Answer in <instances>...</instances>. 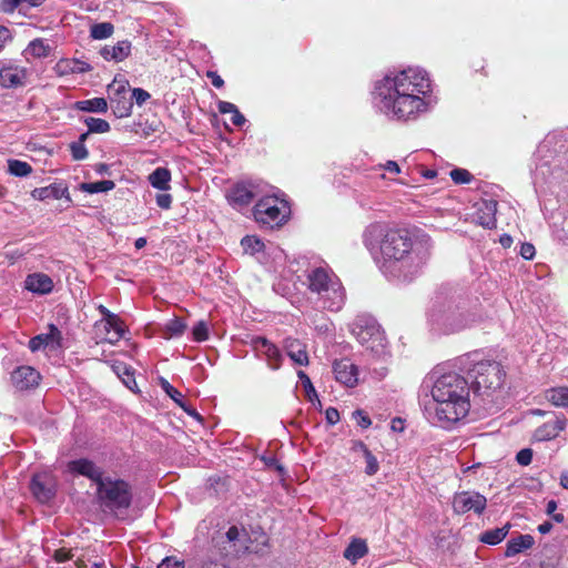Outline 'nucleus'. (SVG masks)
I'll use <instances>...</instances> for the list:
<instances>
[{
    "instance_id": "nucleus-48",
    "label": "nucleus",
    "mask_w": 568,
    "mask_h": 568,
    "mask_svg": "<svg viewBox=\"0 0 568 568\" xmlns=\"http://www.w3.org/2000/svg\"><path fill=\"white\" fill-rule=\"evenodd\" d=\"M130 98L132 101L134 100L138 105H142L151 98V95L144 89L135 88L132 90Z\"/></svg>"
},
{
    "instance_id": "nucleus-11",
    "label": "nucleus",
    "mask_w": 568,
    "mask_h": 568,
    "mask_svg": "<svg viewBox=\"0 0 568 568\" xmlns=\"http://www.w3.org/2000/svg\"><path fill=\"white\" fill-rule=\"evenodd\" d=\"M109 99L112 112L116 118H126L132 113L133 102L124 84H120L118 88L110 87Z\"/></svg>"
},
{
    "instance_id": "nucleus-60",
    "label": "nucleus",
    "mask_w": 568,
    "mask_h": 568,
    "mask_svg": "<svg viewBox=\"0 0 568 568\" xmlns=\"http://www.w3.org/2000/svg\"><path fill=\"white\" fill-rule=\"evenodd\" d=\"M187 415L196 418L197 420H201L202 417L201 415L196 412V409L194 407H192L191 405H189L186 402H184L182 404V406H180Z\"/></svg>"
},
{
    "instance_id": "nucleus-50",
    "label": "nucleus",
    "mask_w": 568,
    "mask_h": 568,
    "mask_svg": "<svg viewBox=\"0 0 568 568\" xmlns=\"http://www.w3.org/2000/svg\"><path fill=\"white\" fill-rule=\"evenodd\" d=\"M516 460L519 465L527 466L532 460V450L530 448H524L517 453Z\"/></svg>"
},
{
    "instance_id": "nucleus-39",
    "label": "nucleus",
    "mask_w": 568,
    "mask_h": 568,
    "mask_svg": "<svg viewBox=\"0 0 568 568\" xmlns=\"http://www.w3.org/2000/svg\"><path fill=\"white\" fill-rule=\"evenodd\" d=\"M84 123L91 133H106L111 129L109 122L100 118L89 116L84 120Z\"/></svg>"
},
{
    "instance_id": "nucleus-40",
    "label": "nucleus",
    "mask_w": 568,
    "mask_h": 568,
    "mask_svg": "<svg viewBox=\"0 0 568 568\" xmlns=\"http://www.w3.org/2000/svg\"><path fill=\"white\" fill-rule=\"evenodd\" d=\"M361 452L363 453L366 460L365 474L368 476L375 475L379 470L377 458L373 455L367 446H361Z\"/></svg>"
},
{
    "instance_id": "nucleus-17",
    "label": "nucleus",
    "mask_w": 568,
    "mask_h": 568,
    "mask_svg": "<svg viewBox=\"0 0 568 568\" xmlns=\"http://www.w3.org/2000/svg\"><path fill=\"white\" fill-rule=\"evenodd\" d=\"M335 379L346 387H354L358 382V368L347 358L336 359L333 363Z\"/></svg>"
},
{
    "instance_id": "nucleus-10",
    "label": "nucleus",
    "mask_w": 568,
    "mask_h": 568,
    "mask_svg": "<svg viewBox=\"0 0 568 568\" xmlns=\"http://www.w3.org/2000/svg\"><path fill=\"white\" fill-rule=\"evenodd\" d=\"M248 345L255 351L261 352L271 369L276 371L282 366L283 355L280 348L264 336H253Z\"/></svg>"
},
{
    "instance_id": "nucleus-35",
    "label": "nucleus",
    "mask_w": 568,
    "mask_h": 568,
    "mask_svg": "<svg viewBox=\"0 0 568 568\" xmlns=\"http://www.w3.org/2000/svg\"><path fill=\"white\" fill-rule=\"evenodd\" d=\"M114 371L125 384V386L130 389H133V385H136L133 369L124 363H119L114 365Z\"/></svg>"
},
{
    "instance_id": "nucleus-47",
    "label": "nucleus",
    "mask_w": 568,
    "mask_h": 568,
    "mask_svg": "<svg viewBox=\"0 0 568 568\" xmlns=\"http://www.w3.org/2000/svg\"><path fill=\"white\" fill-rule=\"evenodd\" d=\"M22 4V0H0V12L13 13Z\"/></svg>"
},
{
    "instance_id": "nucleus-20",
    "label": "nucleus",
    "mask_w": 568,
    "mask_h": 568,
    "mask_svg": "<svg viewBox=\"0 0 568 568\" xmlns=\"http://www.w3.org/2000/svg\"><path fill=\"white\" fill-rule=\"evenodd\" d=\"M40 378L39 372L31 366H20L11 374L12 384L21 390L37 386Z\"/></svg>"
},
{
    "instance_id": "nucleus-43",
    "label": "nucleus",
    "mask_w": 568,
    "mask_h": 568,
    "mask_svg": "<svg viewBox=\"0 0 568 568\" xmlns=\"http://www.w3.org/2000/svg\"><path fill=\"white\" fill-rule=\"evenodd\" d=\"M297 376H298V379L305 390V395L306 397L313 402L314 399H317V393L312 384V381L311 378L308 377V375L303 372V371H298L297 372Z\"/></svg>"
},
{
    "instance_id": "nucleus-21",
    "label": "nucleus",
    "mask_w": 568,
    "mask_h": 568,
    "mask_svg": "<svg viewBox=\"0 0 568 568\" xmlns=\"http://www.w3.org/2000/svg\"><path fill=\"white\" fill-rule=\"evenodd\" d=\"M353 334L356 336V339L365 345L367 348L374 349V343L382 341V333L377 325L375 324H354Z\"/></svg>"
},
{
    "instance_id": "nucleus-4",
    "label": "nucleus",
    "mask_w": 568,
    "mask_h": 568,
    "mask_svg": "<svg viewBox=\"0 0 568 568\" xmlns=\"http://www.w3.org/2000/svg\"><path fill=\"white\" fill-rule=\"evenodd\" d=\"M306 287L325 310L338 312L345 303V288L341 280L324 267H315L307 273Z\"/></svg>"
},
{
    "instance_id": "nucleus-53",
    "label": "nucleus",
    "mask_w": 568,
    "mask_h": 568,
    "mask_svg": "<svg viewBox=\"0 0 568 568\" xmlns=\"http://www.w3.org/2000/svg\"><path fill=\"white\" fill-rule=\"evenodd\" d=\"M519 253L525 260H532L536 254V250L531 243L525 242L521 244Z\"/></svg>"
},
{
    "instance_id": "nucleus-12",
    "label": "nucleus",
    "mask_w": 568,
    "mask_h": 568,
    "mask_svg": "<svg viewBox=\"0 0 568 568\" xmlns=\"http://www.w3.org/2000/svg\"><path fill=\"white\" fill-rule=\"evenodd\" d=\"M97 310L103 316V327L109 335L111 331L113 334L111 336L104 337V341L110 344L118 343L125 333V324L124 322L114 313L110 312L104 305L100 304Z\"/></svg>"
},
{
    "instance_id": "nucleus-26",
    "label": "nucleus",
    "mask_w": 568,
    "mask_h": 568,
    "mask_svg": "<svg viewBox=\"0 0 568 568\" xmlns=\"http://www.w3.org/2000/svg\"><path fill=\"white\" fill-rule=\"evenodd\" d=\"M254 199V193L244 184H236L229 194V201L237 206H246Z\"/></svg>"
},
{
    "instance_id": "nucleus-16",
    "label": "nucleus",
    "mask_w": 568,
    "mask_h": 568,
    "mask_svg": "<svg viewBox=\"0 0 568 568\" xmlns=\"http://www.w3.org/2000/svg\"><path fill=\"white\" fill-rule=\"evenodd\" d=\"M61 346L62 333L54 324L48 325V333L36 335L29 341V348L31 352H37L44 347L57 349Z\"/></svg>"
},
{
    "instance_id": "nucleus-19",
    "label": "nucleus",
    "mask_w": 568,
    "mask_h": 568,
    "mask_svg": "<svg viewBox=\"0 0 568 568\" xmlns=\"http://www.w3.org/2000/svg\"><path fill=\"white\" fill-rule=\"evenodd\" d=\"M31 196L38 201H44L48 199H65L71 201L69 187L63 181L51 183L48 186L37 187L31 192Z\"/></svg>"
},
{
    "instance_id": "nucleus-58",
    "label": "nucleus",
    "mask_w": 568,
    "mask_h": 568,
    "mask_svg": "<svg viewBox=\"0 0 568 568\" xmlns=\"http://www.w3.org/2000/svg\"><path fill=\"white\" fill-rule=\"evenodd\" d=\"M206 77L211 80L212 85L221 89L224 85V80L215 71H207Z\"/></svg>"
},
{
    "instance_id": "nucleus-54",
    "label": "nucleus",
    "mask_w": 568,
    "mask_h": 568,
    "mask_svg": "<svg viewBox=\"0 0 568 568\" xmlns=\"http://www.w3.org/2000/svg\"><path fill=\"white\" fill-rule=\"evenodd\" d=\"M156 204L163 210H169L172 204V195L169 193H160L156 195Z\"/></svg>"
},
{
    "instance_id": "nucleus-29",
    "label": "nucleus",
    "mask_w": 568,
    "mask_h": 568,
    "mask_svg": "<svg viewBox=\"0 0 568 568\" xmlns=\"http://www.w3.org/2000/svg\"><path fill=\"white\" fill-rule=\"evenodd\" d=\"M368 551L367 545L362 539H353L344 550V557L353 562L363 558Z\"/></svg>"
},
{
    "instance_id": "nucleus-28",
    "label": "nucleus",
    "mask_w": 568,
    "mask_h": 568,
    "mask_svg": "<svg viewBox=\"0 0 568 568\" xmlns=\"http://www.w3.org/2000/svg\"><path fill=\"white\" fill-rule=\"evenodd\" d=\"M74 109L83 112L105 113L108 111V102L104 98L81 100L74 103Z\"/></svg>"
},
{
    "instance_id": "nucleus-37",
    "label": "nucleus",
    "mask_w": 568,
    "mask_h": 568,
    "mask_svg": "<svg viewBox=\"0 0 568 568\" xmlns=\"http://www.w3.org/2000/svg\"><path fill=\"white\" fill-rule=\"evenodd\" d=\"M8 170L10 174L22 178L29 175L32 172V166L24 161L9 160Z\"/></svg>"
},
{
    "instance_id": "nucleus-7",
    "label": "nucleus",
    "mask_w": 568,
    "mask_h": 568,
    "mask_svg": "<svg viewBox=\"0 0 568 568\" xmlns=\"http://www.w3.org/2000/svg\"><path fill=\"white\" fill-rule=\"evenodd\" d=\"M253 214L257 223L270 229L283 226L291 216V206L286 200L274 195L264 196L254 205Z\"/></svg>"
},
{
    "instance_id": "nucleus-1",
    "label": "nucleus",
    "mask_w": 568,
    "mask_h": 568,
    "mask_svg": "<svg viewBox=\"0 0 568 568\" xmlns=\"http://www.w3.org/2000/svg\"><path fill=\"white\" fill-rule=\"evenodd\" d=\"M365 246L381 253V268L396 277L412 280L429 258L427 248L414 247L409 232L404 229H386L381 223L369 224L363 233Z\"/></svg>"
},
{
    "instance_id": "nucleus-2",
    "label": "nucleus",
    "mask_w": 568,
    "mask_h": 568,
    "mask_svg": "<svg viewBox=\"0 0 568 568\" xmlns=\"http://www.w3.org/2000/svg\"><path fill=\"white\" fill-rule=\"evenodd\" d=\"M432 91L426 71L408 68L387 74L375 84L381 110L398 121H410L426 111L424 97Z\"/></svg>"
},
{
    "instance_id": "nucleus-51",
    "label": "nucleus",
    "mask_w": 568,
    "mask_h": 568,
    "mask_svg": "<svg viewBox=\"0 0 568 568\" xmlns=\"http://www.w3.org/2000/svg\"><path fill=\"white\" fill-rule=\"evenodd\" d=\"M72 557H73V554L71 552L70 549H67V548H59L53 554V559L57 562H65V561L72 559Z\"/></svg>"
},
{
    "instance_id": "nucleus-32",
    "label": "nucleus",
    "mask_w": 568,
    "mask_h": 568,
    "mask_svg": "<svg viewBox=\"0 0 568 568\" xmlns=\"http://www.w3.org/2000/svg\"><path fill=\"white\" fill-rule=\"evenodd\" d=\"M115 187V183L112 180H103V181H97V182H83L80 184V190L89 193H102V192H109Z\"/></svg>"
},
{
    "instance_id": "nucleus-25",
    "label": "nucleus",
    "mask_w": 568,
    "mask_h": 568,
    "mask_svg": "<svg viewBox=\"0 0 568 568\" xmlns=\"http://www.w3.org/2000/svg\"><path fill=\"white\" fill-rule=\"evenodd\" d=\"M545 399L555 407H568V386H556L544 390Z\"/></svg>"
},
{
    "instance_id": "nucleus-42",
    "label": "nucleus",
    "mask_w": 568,
    "mask_h": 568,
    "mask_svg": "<svg viewBox=\"0 0 568 568\" xmlns=\"http://www.w3.org/2000/svg\"><path fill=\"white\" fill-rule=\"evenodd\" d=\"M160 385L165 394L180 407L185 402L183 395L173 387L165 378L160 379Z\"/></svg>"
},
{
    "instance_id": "nucleus-46",
    "label": "nucleus",
    "mask_w": 568,
    "mask_h": 568,
    "mask_svg": "<svg viewBox=\"0 0 568 568\" xmlns=\"http://www.w3.org/2000/svg\"><path fill=\"white\" fill-rule=\"evenodd\" d=\"M193 339L204 342L209 338V328L205 321H200L192 329Z\"/></svg>"
},
{
    "instance_id": "nucleus-18",
    "label": "nucleus",
    "mask_w": 568,
    "mask_h": 568,
    "mask_svg": "<svg viewBox=\"0 0 568 568\" xmlns=\"http://www.w3.org/2000/svg\"><path fill=\"white\" fill-rule=\"evenodd\" d=\"M283 348L287 356L300 366H307L310 364V357L307 353V346L305 343L295 337H286L283 341Z\"/></svg>"
},
{
    "instance_id": "nucleus-22",
    "label": "nucleus",
    "mask_w": 568,
    "mask_h": 568,
    "mask_svg": "<svg viewBox=\"0 0 568 568\" xmlns=\"http://www.w3.org/2000/svg\"><path fill=\"white\" fill-rule=\"evenodd\" d=\"M54 287L52 278L44 273H33L26 278V288L38 294H48Z\"/></svg>"
},
{
    "instance_id": "nucleus-31",
    "label": "nucleus",
    "mask_w": 568,
    "mask_h": 568,
    "mask_svg": "<svg viewBox=\"0 0 568 568\" xmlns=\"http://www.w3.org/2000/svg\"><path fill=\"white\" fill-rule=\"evenodd\" d=\"M508 530H509L508 525H506L505 527H501V528H495V529L487 530L479 536V540L484 544L491 545V546L498 545L506 538Z\"/></svg>"
},
{
    "instance_id": "nucleus-59",
    "label": "nucleus",
    "mask_w": 568,
    "mask_h": 568,
    "mask_svg": "<svg viewBox=\"0 0 568 568\" xmlns=\"http://www.w3.org/2000/svg\"><path fill=\"white\" fill-rule=\"evenodd\" d=\"M225 537H226L229 542L236 541L239 539V537H240L239 528L236 526H231L229 528V530L226 531Z\"/></svg>"
},
{
    "instance_id": "nucleus-15",
    "label": "nucleus",
    "mask_w": 568,
    "mask_h": 568,
    "mask_svg": "<svg viewBox=\"0 0 568 568\" xmlns=\"http://www.w3.org/2000/svg\"><path fill=\"white\" fill-rule=\"evenodd\" d=\"M28 78V70L24 67L7 63L0 68V85L11 89L23 87Z\"/></svg>"
},
{
    "instance_id": "nucleus-5",
    "label": "nucleus",
    "mask_w": 568,
    "mask_h": 568,
    "mask_svg": "<svg viewBox=\"0 0 568 568\" xmlns=\"http://www.w3.org/2000/svg\"><path fill=\"white\" fill-rule=\"evenodd\" d=\"M97 498L103 511L120 517V513L128 510L132 505V487L124 479L106 477L97 487Z\"/></svg>"
},
{
    "instance_id": "nucleus-30",
    "label": "nucleus",
    "mask_w": 568,
    "mask_h": 568,
    "mask_svg": "<svg viewBox=\"0 0 568 568\" xmlns=\"http://www.w3.org/2000/svg\"><path fill=\"white\" fill-rule=\"evenodd\" d=\"M57 70L60 74L83 73L91 70L90 64L81 61L60 60L57 63Z\"/></svg>"
},
{
    "instance_id": "nucleus-27",
    "label": "nucleus",
    "mask_w": 568,
    "mask_h": 568,
    "mask_svg": "<svg viewBox=\"0 0 568 568\" xmlns=\"http://www.w3.org/2000/svg\"><path fill=\"white\" fill-rule=\"evenodd\" d=\"M171 172L169 169L160 166L156 168L150 175V184L161 191L170 190Z\"/></svg>"
},
{
    "instance_id": "nucleus-61",
    "label": "nucleus",
    "mask_w": 568,
    "mask_h": 568,
    "mask_svg": "<svg viewBox=\"0 0 568 568\" xmlns=\"http://www.w3.org/2000/svg\"><path fill=\"white\" fill-rule=\"evenodd\" d=\"M231 121L235 126H241L244 124L245 118L237 109L234 113H232Z\"/></svg>"
},
{
    "instance_id": "nucleus-55",
    "label": "nucleus",
    "mask_w": 568,
    "mask_h": 568,
    "mask_svg": "<svg viewBox=\"0 0 568 568\" xmlns=\"http://www.w3.org/2000/svg\"><path fill=\"white\" fill-rule=\"evenodd\" d=\"M12 40L11 30L7 27L0 24V51L6 47V44Z\"/></svg>"
},
{
    "instance_id": "nucleus-45",
    "label": "nucleus",
    "mask_w": 568,
    "mask_h": 568,
    "mask_svg": "<svg viewBox=\"0 0 568 568\" xmlns=\"http://www.w3.org/2000/svg\"><path fill=\"white\" fill-rule=\"evenodd\" d=\"M69 149L74 161H82L89 156V151L85 144L81 142H71L69 144Z\"/></svg>"
},
{
    "instance_id": "nucleus-52",
    "label": "nucleus",
    "mask_w": 568,
    "mask_h": 568,
    "mask_svg": "<svg viewBox=\"0 0 568 568\" xmlns=\"http://www.w3.org/2000/svg\"><path fill=\"white\" fill-rule=\"evenodd\" d=\"M158 568H184V562L172 557H166L158 565Z\"/></svg>"
},
{
    "instance_id": "nucleus-62",
    "label": "nucleus",
    "mask_w": 568,
    "mask_h": 568,
    "mask_svg": "<svg viewBox=\"0 0 568 568\" xmlns=\"http://www.w3.org/2000/svg\"><path fill=\"white\" fill-rule=\"evenodd\" d=\"M384 170L398 174L400 172L399 165L395 161H387L384 165H382Z\"/></svg>"
},
{
    "instance_id": "nucleus-3",
    "label": "nucleus",
    "mask_w": 568,
    "mask_h": 568,
    "mask_svg": "<svg viewBox=\"0 0 568 568\" xmlns=\"http://www.w3.org/2000/svg\"><path fill=\"white\" fill-rule=\"evenodd\" d=\"M469 383L457 374L442 375L432 388L435 402V418L443 427H449L464 419L470 409Z\"/></svg>"
},
{
    "instance_id": "nucleus-9",
    "label": "nucleus",
    "mask_w": 568,
    "mask_h": 568,
    "mask_svg": "<svg viewBox=\"0 0 568 568\" xmlns=\"http://www.w3.org/2000/svg\"><path fill=\"white\" fill-rule=\"evenodd\" d=\"M30 490L39 503H49L55 496L53 477L48 473L34 474L30 481Z\"/></svg>"
},
{
    "instance_id": "nucleus-13",
    "label": "nucleus",
    "mask_w": 568,
    "mask_h": 568,
    "mask_svg": "<svg viewBox=\"0 0 568 568\" xmlns=\"http://www.w3.org/2000/svg\"><path fill=\"white\" fill-rule=\"evenodd\" d=\"M68 470L72 474L81 475L93 483L97 487L106 478L101 467H98L94 462L88 458H79L68 463Z\"/></svg>"
},
{
    "instance_id": "nucleus-24",
    "label": "nucleus",
    "mask_w": 568,
    "mask_h": 568,
    "mask_svg": "<svg viewBox=\"0 0 568 568\" xmlns=\"http://www.w3.org/2000/svg\"><path fill=\"white\" fill-rule=\"evenodd\" d=\"M534 545L535 538L531 535H518L517 537H513L507 541L505 556L514 557L525 550L532 548Z\"/></svg>"
},
{
    "instance_id": "nucleus-8",
    "label": "nucleus",
    "mask_w": 568,
    "mask_h": 568,
    "mask_svg": "<svg viewBox=\"0 0 568 568\" xmlns=\"http://www.w3.org/2000/svg\"><path fill=\"white\" fill-rule=\"evenodd\" d=\"M486 507V497L476 491H459L453 498V510L457 515H464L470 510L481 515Z\"/></svg>"
},
{
    "instance_id": "nucleus-57",
    "label": "nucleus",
    "mask_w": 568,
    "mask_h": 568,
    "mask_svg": "<svg viewBox=\"0 0 568 568\" xmlns=\"http://www.w3.org/2000/svg\"><path fill=\"white\" fill-rule=\"evenodd\" d=\"M217 109L220 113L227 114V113H234L237 110V106L233 104L232 102L227 101H220L217 104Z\"/></svg>"
},
{
    "instance_id": "nucleus-49",
    "label": "nucleus",
    "mask_w": 568,
    "mask_h": 568,
    "mask_svg": "<svg viewBox=\"0 0 568 568\" xmlns=\"http://www.w3.org/2000/svg\"><path fill=\"white\" fill-rule=\"evenodd\" d=\"M354 418L356 419L358 426L366 429L372 425V419L362 409H356L353 413Z\"/></svg>"
},
{
    "instance_id": "nucleus-14",
    "label": "nucleus",
    "mask_w": 568,
    "mask_h": 568,
    "mask_svg": "<svg viewBox=\"0 0 568 568\" xmlns=\"http://www.w3.org/2000/svg\"><path fill=\"white\" fill-rule=\"evenodd\" d=\"M554 418L547 420L534 432V438L538 442L555 439L566 428L568 419L564 414H555Z\"/></svg>"
},
{
    "instance_id": "nucleus-34",
    "label": "nucleus",
    "mask_w": 568,
    "mask_h": 568,
    "mask_svg": "<svg viewBox=\"0 0 568 568\" xmlns=\"http://www.w3.org/2000/svg\"><path fill=\"white\" fill-rule=\"evenodd\" d=\"M27 51L33 58H47L51 52V47L43 39H34L32 40Z\"/></svg>"
},
{
    "instance_id": "nucleus-33",
    "label": "nucleus",
    "mask_w": 568,
    "mask_h": 568,
    "mask_svg": "<svg viewBox=\"0 0 568 568\" xmlns=\"http://www.w3.org/2000/svg\"><path fill=\"white\" fill-rule=\"evenodd\" d=\"M496 202L486 203L485 207L487 212H484L483 214L479 212L477 213V223L485 229H494L496 226Z\"/></svg>"
},
{
    "instance_id": "nucleus-56",
    "label": "nucleus",
    "mask_w": 568,
    "mask_h": 568,
    "mask_svg": "<svg viewBox=\"0 0 568 568\" xmlns=\"http://www.w3.org/2000/svg\"><path fill=\"white\" fill-rule=\"evenodd\" d=\"M325 418L329 425H335L339 422V412L335 407H328L325 412Z\"/></svg>"
},
{
    "instance_id": "nucleus-63",
    "label": "nucleus",
    "mask_w": 568,
    "mask_h": 568,
    "mask_svg": "<svg viewBox=\"0 0 568 568\" xmlns=\"http://www.w3.org/2000/svg\"><path fill=\"white\" fill-rule=\"evenodd\" d=\"M94 171L98 174H108L109 171H110V166L108 164H105V163H98L94 166Z\"/></svg>"
},
{
    "instance_id": "nucleus-44",
    "label": "nucleus",
    "mask_w": 568,
    "mask_h": 568,
    "mask_svg": "<svg viewBox=\"0 0 568 568\" xmlns=\"http://www.w3.org/2000/svg\"><path fill=\"white\" fill-rule=\"evenodd\" d=\"M449 175L455 184L470 183L474 178L468 170L460 168L452 170Z\"/></svg>"
},
{
    "instance_id": "nucleus-41",
    "label": "nucleus",
    "mask_w": 568,
    "mask_h": 568,
    "mask_svg": "<svg viewBox=\"0 0 568 568\" xmlns=\"http://www.w3.org/2000/svg\"><path fill=\"white\" fill-rule=\"evenodd\" d=\"M186 329L185 322L180 317L170 320L165 325V332L170 337L181 336Z\"/></svg>"
},
{
    "instance_id": "nucleus-64",
    "label": "nucleus",
    "mask_w": 568,
    "mask_h": 568,
    "mask_svg": "<svg viewBox=\"0 0 568 568\" xmlns=\"http://www.w3.org/2000/svg\"><path fill=\"white\" fill-rule=\"evenodd\" d=\"M552 529V524L550 521H545L538 526V531L542 535L550 532Z\"/></svg>"
},
{
    "instance_id": "nucleus-38",
    "label": "nucleus",
    "mask_w": 568,
    "mask_h": 568,
    "mask_svg": "<svg viewBox=\"0 0 568 568\" xmlns=\"http://www.w3.org/2000/svg\"><path fill=\"white\" fill-rule=\"evenodd\" d=\"M241 245L245 253L255 254L262 252L265 247L264 243L254 235H246L241 240Z\"/></svg>"
},
{
    "instance_id": "nucleus-23",
    "label": "nucleus",
    "mask_w": 568,
    "mask_h": 568,
    "mask_svg": "<svg viewBox=\"0 0 568 568\" xmlns=\"http://www.w3.org/2000/svg\"><path fill=\"white\" fill-rule=\"evenodd\" d=\"M131 53V42L128 40L119 41L115 45H104L100 54L106 61L121 62Z\"/></svg>"
},
{
    "instance_id": "nucleus-36",
    "label": "nucleus",
    "mask_w": 568,
    "mask_h": 568,
    "mask_svg": "<svg viewBox=\"0 0 568 568\" xmlns=\"http://www.w3.org/2000/svg\"><path fill=\"white\" fill-rule=\"evenodd\" d=\"M114 27L110 22H100L91 27L90 36L93 39L102 40L113 34Z\"/></svg>"
},
{
    "instance_id": "nucleus-6",
    "label": "nucleus",
    "mask_w": 568,
    "mask_h": 568,
    "mask_svg": "<svg viewBox=\"0 0 568 568\" xmlns=\"http://www.w3.org/2000/svg\"><path fill=\"white\" fill-rule=\"evenodd\" d=\"M470 389L481 397H490L501 389L506 381L504 367L495 361H481L476 363L468 372Z\"/></svg>"
}]
</instances>
